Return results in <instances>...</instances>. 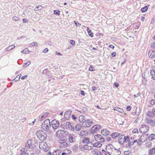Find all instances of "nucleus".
I'll use <instances>...</instances> for the list:
<instances>
[{
    "label": "nucleus",
    "mask_w": 155,
    "mask_h": 155,
    "mask_svg": "<svg viewBox=\"0 0 155 155\" xmlns=\"http://www.w3.org/2000/svg\"><path fill=\"white\" fill-rule=\"evenodd\" d=\"M106 150L110 155H120L121 153L120 150L115 148L111 144L106 146Z\"/></svg>",
    "instance_id": "1"
},
{
    "label": "nucleus",
    "mask_w": 155,
    "mask_h": 155,
    "mask_svg": "<svg viewBox=\"0 0 155 155\" xmlns=\"http://www.w3.org/2000/svg\"><path fill=\"white\" fill-rule=\"evenodd\" d=\"M32 140L31 139L28 140L26 143L25 147L21 149V151H26L28 152V151L32 150L33 148L35 146V145L32 143Z\"/></svg>",
    "instance_id": "2"
},
{
    "label": "nucleus",
    "mask_w": 155,
    "mask_h": 155,
    "mask_svg": "<svg viewBox=\"0 0 155 155\" xmlns=\"http://www.w3.org/2000/svg\"><path fill=\"white\" fill-rule=\"evenodd\" d=\"M41 128L45 131L50 130L51 128L50 120L49 119H47L44 121L42 124Z\"/></svg>",
    "instance_id": "3"
},
{
    "label": "nucleus",
    "mask_w": 155,
    "mask_h": 155,
    "mask_svg": "<svg viewBox=\"0 0 155 155\" xmlns=\"http://www.w3.org/2000/svg\"><path fill=\"white\" fill-rule=\"evenodd\" d=\"M37 137L41 141H44L46 139L47 135L45 133L41 130L37 131L36 133Z\"/></svg>",
    "instance_id": "4"
},
{
    "label": "nucleus",
    "mask_w": 155,
    "mask_h": 155,
    "mask_svg": "<svg viewBox=\"0 0 155 155\" xmlns=\"http://www.w3.org/2000/svg\"><path fill=\"white\" fill-rule=\"evenodd\" d=\"M68 134V132L67 131L59 130L57 132L56 136L58 138L61 139L65 137V135Z\"/></svg>",
    "instance_id": "5"
},
{
    "label": "nucleus",
    "mask_w": 155,
    "mask_h": 155,
    "mask_svg": "<svg viewBox=\"0 0 155 155\" xmlns=\"http://www.w3.org/2000/svg\"><path fill=\"white\" fill-rule=\"evenodd\" d=\"M118 141L120 144H123L125 142L126 143L129 141V137L128 136H125L124 134L122 135L119 137Z\"/></svg>",
    "instance_id": "6"
},
{
    "label": "nucleus",
    "mask_w": 155,
    "mask_h": 155,
    "mask_svg": "<svg viewBox=\"0 0 155 155\" xmlns=\"http://www.w3.org/2000/svg\"><path fill=\"white\" fill-rule=\"evenodd\" d=\"M93 122V121L91 119L85 120L82 123V126L85 128H89L92 126Z\"/></svg>",
    "instance_id": "7"
},
{
    "label": "nucleus",
    "mask_w": 155,
    "mask_h": 155,
    "mask_svg": "<svg viewBox=\"0 0 155 155\" xmlns=\"http://www.w3.org/2000/svg\"><path fill=\"white\" fill-rule=\"evenodd\" d=\"M42 141L40 143L39 147L40 149L43 150L45 152H46L49 150L48 146L45 142L44 141Z\"/></svg>",
    "instance_id": "8"
},
{
    "label": "nucleus",
    "mask_w": 155,
    "mask_h": 155,
    "mask_svg": "<svg viewBox=\"0 0 155 155\" xmlns=\"http://www.w3.org/2000/svg\"><path fill=\"white\" fill-rule=\"evenodd\" d=\"M149 127L147 125L142 124L139 130L141 133H145L149 130Z\"/></svg>",
    "instance_id": "9"
},
{
    "label": "nucleus",
    "mask_w": 155,
    "mask_h": 155,
    "mask_svg": "<svg viewBox=\"0 0 155 155\" xmlns=\"http://www.w3.org/2000/svg\"><path fill=\"white\" fill-rule=\"evenodd\" d=\"M94 138L96 141L100 142L104 141V137L100 134H96L94 136Z\"/></svg>",
    "instance_id": "10"
},
{
    "label": "nucleus",
    "mask_w": 155,
    "mask_h": 155,
    "mask_svg": "<svg viewBox=\"0 0 155 155\" xmlns=\"http://www.w3.org/2000/svg\"><path fill=\"white\" fill-rule=\"evenodd\" d=\"M68 139L70 143H73L75 140V137L74 134H68Z\"/></svg>",
    "instance_id": "11"
},
{
    "label": "nucleus",
    "mask_w": 155,
    "mask_h": 155,
    "mask_svg": "<svg viewBox=\"0 0 155 155\" xmlns=\"http://www.w3.org/2000/svg\"><path fill=\"white\" fill-rule=\"evenodd\" d=\"M51 124L52 128L54 129H57L59 126V121L56 120H52Z\"/></svg>",
    "instance_id": "12"
},
{
    "label": "nucleus",
    "mask_w": 155,
    "mask_h": 155,
    "mask_svg": "<svg viewBox=\"0 0 155 155\" xmlns=\"http://www.w3.org/2000/svg\"><path fill=\"white\" fill-rule=\"evenodd\" d=\"M59 147L60 148H64L67 147L68 145L67 142L64 140H59Z\"/></svg>",
    "instance_id": "13"
},
{
    "label": "nucleus",
    "mask_w": 155,
    "mask_h": 155,
    "mask_svg": "<svg viewBox=\"0 0 155 155\" xmlns=\"http://www.w3.org/2000/svg\"><path fill=\"white\" fill-rule=\"evenodd\" d=\"M93 147V143L91 142L87 144H85L84 147L85 150H90Z\"/></svg>",
    "instance_id": "14"
},
{
    "label": "nucleus",
    "mask_w": 155,
    "mask_h": 155,
    "mask_svg": "<svg viewBox=\"0 0 155 155\" xmlns=\"http://www.w3.org/2000/svg\"><path fill=\"white\" fill-rule=\"evenodd\" d=\"M101 127V125L99 124L95 125L91 127V131L93 133H96L97 131L99 130Z\"/></svg>",
    "instance_id": "15"
},
{
    "label": "nucleus",
    "mask_w": 155,
    "mask_h": 155,
    "mask_svg": "<svg viewBox=\"0 0 155 155\" xmlns=\"http://www.w3.org/2000/svg\"><path fill=\"white\" fill-rule=\"evenodd\" d=\"M146 122L152 126H155V121L151 119L146 118L145 119Z\"/></svg>",
    "instance_id": "16"
},
{
    "label": "nucleus",
    "mask_w": 155,
    "mask_h": 155,
    "mask_svg": "<svg viewBox=\"0 0 155 155\" xmlns=\"http://www.w3.org/2000/svg\"><path fill=\"white\" fill-rule=\"evenodd\" d=\"M72 113V111L71 110H68L66 111L64 114V117L66 119L68 120L70 117V116Z\"/></svg>",
    "instance_id": "17"
},
{
    "label": "nucleus",
    "mask_w": 155,
    "mask_h": 155,
    "mask_svg": "<svg viewBox=\"0 0 155 155\" xmlns=\"http://www.w3.org/2000/svg\"><path fill=\"white\" fill-rule=\"evenodd\" d=\"M147 115L151 117H154L155 116V109H153L151 111L149 110L147 112Z\"/></svg>",
    "instance_id": "18"
},
{
    "label": "nucleus",
    "mask_w": 155,
    "mask_h": 155,
    "mask_svg": "<svg viewBox=\"0 0 155 155\" xmlns=\"http://www.w3.org/2000/svg\"><path fill=\"white\" fill-rule=\"evenodd\" d=\"M147 140V138L146 136V134H143L139 139L140 142H144Z\"/></svg>",
    "instance_id": "19"
},
{
    "label": "nucleus",
    "mask_w": 155,
    "mask_h": 155,
    "mask_svg": "<svg viewBox=\"0 0 155 155\" xmlns=\"http://www.w3.org/2000/svg\"><path fill=\"white\" fill-rule=\"evenodd\" d=\"M61 152L59 150H57L51 153V152H49L48 155H60Z\"/></svg>",
    "instance_id": "20"
},
{
    "label": "nucleus",
    "mask_w": 155,
    "mask_h": 155,
    "mask_svg": "<svg viewBox=\"0 0 155 155\" xmlns=\"http://www.w3.org/2000/svg\"><path fill=\"white\" fill-rule=\"evenodd\" d=\"M149 56L150 58H154L155 57V51L153 50H151L149 51L148 53Z\"/></svg>",
    "instance_id": "21"
},
{
    "label": "nucleus",
    "mask_w": 155,
    "mask_h": 155,
    "mask_svg": "<svg viewBox=\"0 0 155 155\" xmlns=\"http://www.w3.org/2000/svg\"><path fill=\"white\" fill-rule=\"evenodd\" d=\"M148 155H154L155 153V148H152L148 151Z\"/></svg>",
    "instance_id": "22"
},
{
    "label": "nucleus",
    "mask_w": 155,
    "mask_h": 155,
    "mask_svg": "<svg viewBox=\"0 0 155 155\" xmlns=\"http://www.w3.org/2000/svg\"><path fill=\"white\" fill-rule=\"evenodd\" d=\"M101 133L102 135H105L106 136L107 135H108L110 133V131L106 129L102 130L101 131Z\"/></svg>",
    "instance_id": "23"
},
{
    "label": "nucleus",
    "mask_w": 155,
    "mask_h": 155,
    "mask_svg": "<svg viewBox=\"0 0 155 155\" xmlns=\"http://www.w3.org/2000/svg\"><path fill=\"white\" fill-rule=\"evenodd\" d=\"M82 143L85 144H87L91 142L90 141V139L88 137L84 138L83 140Z\"/></svg>",
    "instance_id": "24"
},
{
    "label": "nucleus",
    "mask_w": 155,
    "mask_h": 155,
    "mask_svg": "<svg viewBox=\"0 0 155 155\" xmlns=\"http://www.w3.org/2000/svg\"><path fill=\"white\" fill-rule=\"evenodd\" d=\"M120 135V134L117 133H113L112 134L111 136L114 139H115Z\"/></svg>",
    "instance_id": "25"
},
{
    "label": "nucleus",
    "mask_w": 155,
    "mask_h": 155,
    "mask_svg": "<svg viewBox=\"0 0 155 155\" xmlns=\"http://www.w3.org/2000/svg\"><path fill=\"white\" fill-rule=\"evenodd\" d=\"M85 120V117L83 115H80L79 118V120L80 123L83 122Z\"/></svg>",
    "instance_id": "26"
},
{
    "label": "nucleus",
    "mask_w": 155,
    "mask_h": 155,
    "mask_svg": "<svg viewBox=\"0 0 155 155\" xmlns=\"http://www.w3.org/2000/svg\"><path fill=\"white\" fill-rule=\"evenodd\" d=\"M128 143H127L126 145V147H130L131 146L134 145V143H133V141L130 140V138H129V141L127 142Z\"/></svg>",
    "instance_id": "27"
},
{
    "label": "nucleus",
    "mask_w": 155,
    "mask_h": 155,
    "mask_svg": "<svg viewBox=\"0 0 155 155\" xmlns=\"http://www.w3.org/2000/svg\"><path fill=\"white\" fill-rule=\"evenodd\" d=\"M150 73L151 76H152V79L155 80V71L153 70H151Z\"/></svg>",
    "instance_id": "28"
},
{
    "label": "nucleus",
    "mask_w": 155,
    "mask_h": 155,
    "mask_svg": "<svg viewBox=\"0 0 155 155\" xmlns=\"http://www.w3.org/2000/svg\"><path fill=\"white\" fill-rule=\"evenodd\" d=\"M114 110H116L121 113H123L124 112L123 110L121 108H119L118 107H115Z\"/></svg>",
    "instance_id": "29"
},
{
    "label": "nucleus",
    "mask_w": 155,
    "mask_h": 155,
    "mask_svg": "<svg viewBox=\"0 0 155 155\" xmlns=\"http://www.w3.org/2000/svg\"><path fill=\"white\" fill-rule=\"evenodd\" d=\"M148 139L150 140H152L155 139V134H151L148 137Z\"/></svg>",
    "instance_id": "30"
},
{
    "label": "nucleus",
    "mask_w": 155,
    "mask_h": 155,
    "mask_svg": "<svg viewBox=\"0 0 155 155\" xmlns=\"http://www.w3.org/2000/svg\"><path fill=\"white\" fill-rule=\"evenodd\" d=\"M75 129L77 131H79L81 129V126L80 124H78L75 126Z\"/></svg>",
    "instance_id": "31"
},
{
    "label": "nucleus",
    "mask_w": 155,
    "mask_h": 155,
    "mask_svg": "<svg viewBox=\"0 0 155 155\" xmlns=\"http://www.w3.org/2000/svg\"><path fill=\"white\" fill-rule=\"evenodd\" d=\"M100 143V142H97L95 143L94 144L93 143L94 146L97 147H101L102 146V144Z\"/></svg>",
    "instance_id": "32"
},
{
    "label": "nucleus",
    "mask_w": 155,
    "mask_h": 155,
    "mask_svg": "<svg viewBox=\"0 0 155 155\" xmlns=\"http://www.w3.org/2000/svg\"><path fill=\"white\" fill-rule=\"evenodd\" d=\"M87 31L89 35L91 36V37H93V34L92 33L91 30L88 27L87 28Z\"/></svg>",
    "instance_id": "33"
},
{
    "label": "nucleus",
    "mask_w": 155,
    "mask_h": 155,
    "mask_svg": "<svg viewBox=\"0 0 155 155\" xmlns=\"http://www.w3.org/2000/svg\"><path fill=\"white\" fill-rule=\"evenodd\" d=\"M72 149L74 152H76L78 149V144L74 145L72 147Z\"/></svg>",
    "instance_id": "34"
},
{
    "label": "nucleus",
    "mask_w": 155,
    "mask_h": 155,
    "mask_svg": "<svg viewBox=\"0 0 155 155\" xmlns=\"http://www.w3.org/2000/svg\"><path fill=\"white\" fill-rule=\"evenodd\" d=\"M147 9L148 7L147 6H145L141 9V11L142 12H144L147 11Z\"/></svg>",
    "instance_id": "35"
},
{
    "label": "nucleus",
    "mask_w": 155,
    "mask_h": 155,
    "mask_svg": "<svg viewBox=\"0 0 155 155\" xmlns=\"http://www.w3.org/2000/svg\"><path fill=\"white\" fill-rule=\"evenodd\" d=\"M87 133L86 131H81L79 133V135L81 136H83L85 135Z\"/></svg>",
    "instance_id": "36"
},
{
    "label": "nucleus",
    "mask_w": 155,
    "mask_h": 155,
    "mask_svg": "<svg viewBox=\"0 0 155 155\" xmlns=\"http://www.w3.org/2000/svg\"><path fill=\"white\" fill-rule=\"evenodd\" d=\"M12 19L13 20L15 21H19L20 20L19 18L16 16H13Z\"/></svg>",
    "instance_id": "37"
},
{
    "label": "nucleus",
    "mask_w": 155,
    "mask_h": 155,
    "mask_svg": "<svg viewBox=\"0 0 155 155\" xmlns=\"http://www.w3.org/2000/svg\"><path fill=\"white\" fill-rule=\"evenodd\" d=\"M42 7L41 5H38L36 8H35V11H38L41 10L42 9Z\"/></svg>",
    "instance_id": "38"
},
{
    "label": "nucleus",
    "mask_w": 155,
    "mask_h": 155,
    "mask_svg": "<svg viewBox=\"0 0 155 155\" xmlns=\"http://www.w3.org/2000/svg\"><path fill=\"white\" fill-rule=\"evenodd\" d=\"M28 50L27 48H25L23 51H21V52L24 54H27L28 52Z\"/></svg>",
    "instance_id": "39"
},
{
    "label": "nucleus",
    "mask_w": 155,
    "mask_h": 155,
    "mask_svg": "<svg viewBox=\"0 0 155 155\" xmlns=\"http://www.w3.org/2000/svg\"><path fill=\"white\" fill-rule=\"evenodd\" d=\"M11 45L9 46L8 47L6 48L5 49V51H10L12 49V48H11Z\"/></svg>",
    "instance_id": "40"
},
{
    "label": "nucleus",
    "mask_w": 155,
    "mask_h": 155,
    "mask_svg": "<svg viewBox=\"0 0 155 155\" xmlns=\"http://www.w3.org/2000/svg\"><path fill=\"white\" fill-rule=\"evenodd\" d=\"M60 12L58 10H54V14L55 15H59L60 14Z\"/></svg>",
    "instance_id": "41"
},
{
    "label": "nucleus",
    "mask_w": 155,
    "mask_h": 155,
    "mask_svg": "<svg viewBox=\"0 0 155 155\" xmlns=\"http://www.w3.org/2000/svg\"><path fill=\"white\" fill-rule=\"evenodd\" d=\"M71 123L70 122H67L65 123V126H67L69 128H70V126L71 125Z\"/></svg>",
    "instance_id": "42"
},
{
    "label": "nucleus",
    "mask_w": 155,
    "mask_h": 155,
    "mask_svg": "<svg viewBox=\"0 0 155 155\" xmlns=\"http://www.w3.org/2000/svg\"><path fill=\"white\" fill-rule=\"evenodd\" d=\"M23 153H21V155H28V152L26 151H22Z\"/></svg>",
    "instance_id": "43"
},
{
    "label": "nucleus",
    "mask_w": 155,
    "mask_h": 155,
    "mask_svg": "<svg viewBox=\"0 0 155 155\" xmlns=\"http://www.w3.org/2000/svg\"><path fill=\"white\" fill-rule=\"evenodd\" d=\"M150 104L152 105H153L155 104V100L152 99L150 102Z\"/></svg>",
    "instance_id": "44"
},
{
    "label": "nucleus",
    "mask_w": 155,
    "mask_h": 155,
    "mask_svg": "<svg viewBox=\"0 0 155 155\" xmlns=\"http://www.w3.org/2000/svg\"><path fill=\"white\" fill-rule=\"evenodd\" d=\"M127 110L128 111H130L131 110V107L130 106L128 105L127 107Z\"/></svg>",
    "instance_id": "45"
},
{
    "label": "nucleus",
    "mask_w": 155,
    "mask_h": 155,
    "mask_svg": "<svg viewBox=\"0 0 155 155\" xmlns=\"http://www.w3.org/2000/svg\"><path fill=\"white\" fill-rule=\"evenodd\" d=\"M65 125L64 124H61V127L62 128H63L64 129H65V127H65Z\"/></svg>",
    "instance_id": "46"
},
{
    "label": "nucleus",
    "mask_w": 155,
    "mask_h": 155,
    "mask_svg": "<svg viewBox=\"0 0 155 155\" xmlns=\"http://www.w3.org/2000/svg\"><path fill=\"white\" fill-rule=\"evenodd\" d=\"M37 44V42H34L32 43H31L30 45H31V46H35Z\"/></svg>",
    "instance_id": "47"
},
{
    "label": "nucleus",
    "mask_w": 155,
    "mask_h": 155,
    "mask_svg": "<svg viewBox=\"0 0 155 155\" xmlns=\"http://www.w3.org/2000/svg\"><path fill=\"white\" fill-rule=\"evenodd\" d=\"M133 133H136L138 132V130L137 129H135L133 130Z\"/></svg>",
    "instance_id": "48"
},
{
    "label": "nucleus",
    "mask_w": 155,
    "mask_h": 155,
    "mask_svg": "<svg viewBox=\"0 0 155 155\" xmlns=\"http://www.w3.org/2000/svg\"><path fill=\"white\" fill-rule=\"evenodd\" d=\"M140 94V92H138L137 94H134L133 96L134 97H137L139 96Z\"/></svg>",
    "instance_id": "49"
},
{
    "label": "nucleus",
    "mask_w": 155,
    "mask_h": 155,
    "mask_svg": "<svg viewBox=\"0 0 155 155\" xmlns=\"http://www.w3.org/2000/svg\"><path fill=\"white\" fill-rule=\"evenodd\" d=\"M142 81L143 83L144 84H146L147 83V82H146L147 81H146V80L144 78H143V80H142Z\"/></svg>",
    "instance_id": "50"
},
{
    "label": "nucleus",
    "mask_w": 155,
    "mask_h": 155,
    "mask_svg": "<svg viewBox=\"0 0 155 155\" xmlns=\"http://www.w3.org/2000/svg\"><path fill=\"white\" fill-rule=\"evenodd\" d=\"M48 51V50L47 48H45L43 51L44 53H46Z\"/></svg>",
    "instance_id": "51"
},
{
    "label": "nucleus",
    "mask_w": 155,
    "mask_h": 155,
    "mask_svg": "<svg viewBox=\"0 0 155 155\" xmlns=\"http://www.w3.org/2000/svg\"><path fill=\"white\" fill-rule=\"evenodd\" d=\"M93 66L92 65H91L89 67V70L90 71H94V70H93Z\"/></svg>",
    "instance_id": "52"
},
{
    "label": "nucleus",
    "mask_w": 155,
    "mask_h": 155,
    "mask_svg": "<svg viewBox=\"0 0 155 155\" xmlns=\"http://www.w3.org/2000/svg\"><path fill=\"white\" fill-rule=\"evenodd\" d=\"M31 64V61H28L26 63H25V65H27V66Z\"/></svg>",
    "instance_id": "53"
},
{
    "label": "nucleus",
    "mask_w": 155,
    "mask_h": 155,
    "mask_svg": "<svg viewBox=\"0 0 155 155\" xmlns=\"http://www.w3.org/2000/svg\"><path fill=\"white\" fill-rule=\"evenodd\" d=\"M70 42L72 45H74L75 43L74 41L73 40H71L70 41Z\"/></svg>",
    "instance_id": "54"
},
{
    "label": "nucleus",
    "mask_w": 155,
    "mask_h": 155,
    "mask_svg": "<svg viewBox=\"0 0 155 155\" xmlns=\"http://www.w3.org/2000/svg\"><path fill=\"white\" fill-rule=\"evenodd\" d=\"M151 46L155 49V43H152Z\"/></svg>",
    "instance_id": "55"
},
{
    "label": "nucleus",
    "mask_w": 155,
    "mask_h": 155,
    "mask_svg": "<svg viewBox=\"0 0 155 155\" xmlns=\"http://www.w3.org/2000/svg\"><path fill=\"white\" fill-rule=\"evenodd\" d=\"M116 53L115 52H114L111 54V56L113 57H115L116 56Z\"/></svg>",
    "instance_id": "56"
},
{
    "label": "nucleus",
    "mask_w": 155,
    "mask_h": 155,
    "mask_svg": "<svg viewBox=\"0 0 155 155\" xmlns=\"http://www.w3.org/2000/svg\"><path fill=\"white\" fill-rule=\"evenodd\" d=\"M72 118L75 120L76 119L77 117H76L74 115H72Z\"/></svg>",
    "instance_id": "57"
},
{
    "label": "nucleus",
    "mask_w": 155,
    "mask_h": 155,
    "mask_svg": "<svg viewBox=\"0 0 155 155\" xmlns=\"http://www.w3.org/2000/svg\"><path fill=\"white\" fill-rule=\"evenodd\" d=\"M91 90L93 91H94L96 90V87H92L91 88Z\"/></svg>",
    "instance_id": "58"
},
{
    "label": "nucleus",
    "mask_w": 155,
    "mask_h": 155,
    "mask_svg": "<svg viewBox=\"0 0 155 155\" xmlns=\"http://www.w3.org/2000/svg\"><path fill=\"white\" fill-rule=\"evenodd\" d=\"M74 22L76 26H78V25H79V22L78 21H74Z\"/></svg>",
    "instance_id": "59"
},
{
    "label": "nucleus",
    "mask_w": 155,
    "mask_h": 155,
    "mask_svg": "<svg viewBox=\"0 0 155 155\" xmlns=\"http://www.w3.org/2000/svg\"><path fill=\"white\" fill-rule=\"evenodd\" d=\"M114 85L116 87H117L119 86V84L115 82L114 83Z\"/></svg>",
    "instance_id": "60"
},
{
    "label": "nucleus",
    "mask_w": 155,
    "mask_h": 155,
    "mask_svg": "<svg viewBox=\"0 0 155 155\" xmlns=\"http://www.w3.org/2000/svg\"><path fill=\"white\" fill-rule=\"evenodd\" d=\"M147 145H148L149 146H150L149 147H151V142H147Z\"/></svg>",
    "instance_id": "61"
},
{
    "label": "nucleus",
    "mask_w": 155,
    "mask_h": 155,
    "mask_svg": "<svg viewBox=\"0 0 155 155\" xmlns=\"http://www.w3.org/2000/svg\"><path fill=\"white\" fill-rule=\"evenodd\" d=\"M81 94L82 95H85V93L84 91H81Z\"/></svg>",
    "instance_id": "62"
},
{
    "label": "nucleus",
    "mask_w": 155,
    "mask_h": 155,
    "mask_svg": "<svg viewBox=\"0 0 155 155\" xmlns=\"http://www.w3.org/2000/svg\"><path fill=\"white\" fill-rule=\"evenodd\" d=\"M70 128H71V129H73V130H74V126H72L71 124V125L70 126Z\"/></svg>",
    "instance_id": "63"
},
{
    "label": "nucleus",
    "mask_w": 155,
    "mask_h": 155,
    "mask_svg": "<svg viewBox=\"0 0 155 155\" xmlns=\"http://www.w3.org/2000/svg\"><path fill=\"white\" fill-rule=\"evenodd\" d=\"M68 153H66L65 152H63L62 153V154L61 155H67V154Z\"/></svg>",
    "instance_id": "64"
}]
</instances>
